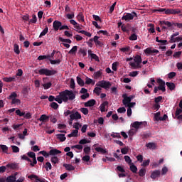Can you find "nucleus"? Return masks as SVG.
Instances as JSON below:
<instances>
[{
  "label": "nucleus",
  "mask_w": 182,
  "mask_h": 182,
  "mask_svg": "<svg viewBox=\"0 0 182 182\" xmlns=\"http://www.w3.org/2000/svg\"><path fill=\"white\" fill-rule=\"evenodd\" d=\"M50 55H40L38 57V60H43L45 59H49Z\"/></svg>",
  "instance_id": "nucleus-52"
},
{
  "label": "nucleus",
  "mask_w": 182,
  "mask_h": 182,
  "mask_svg": "<svg viewBox=\"0 0 182 182\" xmlns=\"http://www.w3.org/2000/svg\"><path fill=\"white\" fill-rule=\"evenodd\" d=\"M38 121L42 122V123H47V122H49V117H48L46 114H42Z\"/></svg>",
  "instance_id": "nucleus-17"
},
{
  "label": "nucleus",
  "mask_w": 182,
  "mask_h": 182,
  "mask_svg": "<svg viewBox=\"0 0 182 182\" xmlns=\"http://www.w3.org/2000/svg\"><path fill=\"white\" fill-rule=\"evenodd\" d=\"M55 136L57 139L60 140V141H65L66 140V136H65V134H58Z\"/></svg>",
  "instance_id": "nucleus-22"
},
{
  "label": "nucleus",
  "mask_w": 182,
  "mask_h": 182,
  "mask_svg": "<svg viewBox=\"0 0 182 182\" xmlns=\"http://www.w3.org/2000/svg\"><path fill=\"white\" fill-rule=\"evenodd\" d=\"M50 161L53 166L59 164V158H58V156H53L51 157Z\"/></svg>",
  "instance_id": "nucleus-26"
},
{
  "label": "nucleus",
  "mask_w": 182,
  "mask_h": 182,
  "mask_svg": "<svg viewBox=\"0 0 182 182\" xmlns=\"http://www.w3.org/2000/svg\"><path fill=\"white\" fill-rule=\"evenodd\" d=\"M122 97H124V99H123V100H122V103H123V105H128L129 103L130 102H132V99H133V97H127V96H126V95H124Z\"/></svg>",
  "instance_id": "nucleus-14"
},
{
  "label": "nucleus",
  "mask_w": 182,
  "mask_h": 182,
  "mask_svg": "<svg viewBox=\"0 0 182 182\" xmlns=\"http://www.w3.org/2000/svg\"><path fill=\"white\" fill-rule=\"evenodd\" d=\"M45 168L46 171H48L49 170H52V164H50V162L46 163Z\"/></svg>",
  "instance_id": "nucleus-51"
},
{
  "label": "nucleus",
  "mask_w": 182,
  "mask_h": 182,
  "mask_svg": "<svg viewBox=\"0 0 182 182\" xmlns=\"http://www.w3.org/2000/svg\"><path fill=\"white\" fill-rule=\"evenodd\" d=\"M72 114H76V112L74 111H70L69 109L65 111L64 112V116L68 117V116H72Z\"/></svg>",
  "instance_id": "nucleus-36"
},
{
  "label": "nucleus",
  "mask_w": 182,
  "mask_h": 182,
  "mask_svg": "<svg viewBox=\"0 0 182 182\" xmlns=\"http://www.w3.org/2000/svg\"><path fill=\"white\" fill-rule=\"evenodd\" d=\"M0 149L2 150L3 153L8 154V147L6 145L0 144Z\"/></svg>",
  "instance_id": "nucleus-42"
},
{
  "label": "nucleus",
  "mask_w": 182,
  "mask_h": 182,
  "mask_svg": "<svg viewBox=\"0 0 182 182\" xmlns=\"http://www.w3.org/2000/svg\"><path fill=\"white\" fill-rule=\"evenodd\" d=\"M144 53H146V55H151L153 53H159V50L157 49H153L151 48H147L144 50Z\"/></svg>",
  "instance_id": "nucleus-11"
},
{
  "label": "nucleus",
  "mask_w": 182,
  "mask_h": 182,
  "mask_svg": "<svg viewBox=\"0 0 182 182\" xmlns=\"http://www.w3.org/2000/svg\"><path fill=\"white\" fill-rule=\"evenodd\" d=\"M42 86L44 87L46 90L48 89H50V87H52V82H49L47 83H44L42 85Z\"/></svg>",
  "instance_id": "nucleus-37"
},
{
  "label": "nucleus",
  "mask_w": 182,
  "mask_h": 182,
  "mask_svg": "<svg viewBox=\"0 0 182 182\" xmlns=\"http://www.w3.org/2000/svg\"><path fill=\"white\" fill-rule=\"evenodd\" d=\"M75 99H76V94L69 90L60 92L59 95L56 96V102H58L59 105H62L63 102L66 103L69 100H75Z\"/></svg>",
  "instance_id": "nucleus-1"
},
{
  "label": "nucleus",
  "mask_w": 182,
  "mask_h": 182,
  "mask_svg": "<svg viewBox=\"0 0 182 182\" xmlns=\"http://www.w3.org/2000/svg\"><path fill=\"white\" fill-rule=\"evenodd\" d=\"M129 169L134 173H137V166L133 163L129 165Z\"/></svg>",
  "instance_id": "nucleus-33"
},
{
  "label": "nucleus",
  "mask_w": 182,
  "mask_h": 182,
  "mask_svg": "<svg viewBox=\"0 0 182 182\" xmlns=\"http://www.w3.org/2000/svg\"><path fill=\"white\" fill-rule=\"evenodd\" d=\"M129 40L130 41H137V35H136V33L132 34L131 36L129 37Z\"/></svg>",
  "instance_id": "nucleus-64"
},
{
  "label": "nucleus",
  "mask_w": 182,
  "mask_h": 182,
  "mask_svg": "<svg viewBox=\"0 0 182 182\" xmlns=\"http://www.w3.org/2000/svg\"><path fill=\"white\" fill-rule=\"evenodd\" d=\"M49 31V28H48V26H46L43 31L41 33L39 38H42V36H45V35H46V33H48Z\"/></svg>",
  "instance_id": "nucleus-39"
},
{
  "label": "nucleus",
  "mask_w": 182,
  "mask_h": 182,
  "mask_svg": "<svg viewBox=\"0 0 182 182\" xmlns=\"http://www.w3.org/2000/svg\"><path fill=\"white\" fill-rule=\"evenodd\" d=\"M62 151L58 150V149H51L49 151L50 156H58V154H60Z\"/></svg>",
  "instance_id": "nucleus-21"
},
{
  "label": "nucleus",
  "mask_w": 182,
  "mask_h": 182,
  "mask_svg": "<svg viewBox=\"0 0 182 182\" xmlns=\"http://www.w3.org/2000/svg\"><path fill=\"white\" fill-rule=\"evenodd\" d=\"M16 97H18V94H16V92H13L9 95V99H11V100H13V99H16Z\"/></svg>",
  "instance_id": "nucleus-50"
},
{
  "label": "nucleus",
  "mask_w": 182,
  "mask_h": 182,
  "mask_svg": "<svg viewBox=\"0 0 182 182\" xmlns=\"http://www.w3.org/2000/svg\"><path fill=\"white\" fill-rule=\"evenodd\" d=\"M7 168H11V170H16L18 168V164L11 163L6 165Z\"/></svg>",
  "instance_id": "nucleus-20"
},
{
  "label": "nucleus",
  "mask_w": 182,
  "mask_h": 182,
  "mask_svg": "<svg viewBox=\"0 0 182 182\" xmlns=\"http://www.w3.org/2000/svg\"><path fill=\"white\" fill-rule=\"evenodd\" d=\"M60 26H62V22L55 20L53 21V28L54 29V31H59V29H60Z\"/></svg>",
  "instance_id": "nucleus-10"
},
{
  "label": "nucleus",
  "mask_w": 182,
  "mask_h": 182,
  "mask_svg": "<svg viewBox=\"0 0 182 182\" xmlns=\"http://www.w3.org/2000/svg\"><path fill=\"white\" fill-rule=\"evenodd\" d=\"M16 114H17V116H19L20 117H23V116H25V112H21V109H16Z\"/></svg>",
  "instance_id": "nucleus-48"
},
{
  "label": "nucleus",
  "mask_w": 182,
  "mask_h": 182,
  "mask_svg": "<svg viewBox=\"0 0 182 182\" xmlns=\"http://www.w3.org/2000/svg\"><path fill=\"white\" fill-rule=\"evenodd\" d=\"M11 105H21V100L14 98L11 101Z\"/></svg>",
  "instance_id": "nucleus-49"
},
{
  "label": "nucleus",
  "mask_w": 182,
  "mask_h": 182,
  "mask_svg": "<svg viewBox=\"0 0 182 182\" xmlns=\"http://www.w3.org/2000/svg\"><path fill=\"white\" fill-rule=\"evenodd\" d=\"M63 167H65L68 171H73L75 170V166L71 164H63Z\"/></svg>",
  "instance_id": "nucleus-19"
},
{
  "label": "nucleus",
  "mask_w": 182,
  "mask_h": 182,
  "mask_svg": "<svg viewBox=\"0 0 182 182\" xmlns=\"http://www.w3.org/2000/svg\"><path fill=\"white\" fill-rule=\"evenodd\" d=\"M95 151H97V153H100L101 154H106V153H107L106 149L102 147H96Z\"/></svg>",
  "instance_id": "nucleus-28"
},
{
  "label": "nucleus",
  "mask_w": 182,
  "mask_h": 182,
  "mask_svg": "<svg viewBox=\"0 0 182 182\" xmlns=\"http://www.w3.org/2000/svg\"><path fill=\"white\" fill-rule=\"evenodd\" d=\"M159 23L161 26L166 25V26H167L168 28H171V26H173V23L170 21H161Z\"/></svg>",
  "instance_id": "nucleus-23"
},
{
  "label": "nucleus",
  "mask_w": 182,
  "mask_h": 182,
  "mask_svg": "<svg viewBox=\"0 0 182 182\" xmlns=\"http://www.w3.org/2000/svg\"><path fill=\"white\" fill-rule=\"evenodd\" d=\"M27 156H28V157L31 159H35L36 157V154L33 151L28 152Z\"/></svg>",
  "instance_id": "nucleus-56"
},
{
  "label": "nucleus",
  "mask_w": 182,
  "mask_h": 182,
  "mask_svg": "<svg viewBox=\"0 0 182 182\" xmlns=\"http://www.w3.org/2000/svg\"><path fill=\"white\" fill-rule=\"evenodd\" d=\"M77 19L79 21L85 22V16L82 12L79 13V14L77 16Z\"/></svg>",
  "instance_id": "nucleus-34"
},
{
  "label": "nucleus",
  "mask_w": 182,
  "mask_h": 182,
  "mask_svg": "<svg viewBox=\"0 0 182 182\" xmlns=\"http://www.w3.org/2000/svg\"><path fill=\"white\" fill-rule=\"evenodd\" d=\"M75 79L71 78L70 83V89H75Z\"/></svg>",
  "instance_id": "nucleus-60"
},
{
  "label": "nucleus",
  "mask_w": 182,
  "mask_h": 182,
  "mask_svg": "<svg viewBox=\"0 0 182 182\" xmlns=\"http://www.w3.org/2000/svg\"><path fill=\"white\" fill-rule=\"evenodd\" d=\"M78 53H81L82 55V56H84V57L87 55L86 50H85L83 48H80V50H78Z\"/></svg>",
  "instance_id": "nucleus-57"
},
{
  "label": "nucleus",
  "mask_w": 182,
  "mask_h": 182,
  "mask_svg": "<svg viewBox=\"0 0 182 182\" xmlns=\"http://www.w3.org/2000/svg\"><path fill=\"white\" fill-rule=\"evenodd\" d=\"M37 21H38V18L36 17V15L33 14L32 18L30 19L29 21V23H36Z\"/></svg>",
  "instance_id": "nucleus-38"
},
{
  "label": "nucleus",
  "mask_w": 182,
  "mask_h": 182,
  "mask_svg": "<svg viewBox=\"0 0 182 182\" xmlns=\"http://www.w3.org/2000/svg\"><path fill=\"white\" fill-rule=\"evenodd\" d=\"M167 87H168L169 90H174V89H176V85L174 84V82H167L166 83Z\"/></svg>",
  "instance_id": "nucleus-27"
},
{
  "label": "nucleus",
  "mask_w": 182,
  "mask_h": 182,
  "mask_svg": "<svg viewBox=\"0 0 182 182\" xmlns=\"http://www.w3.org/2000/svg\"><path fill=\"white\" fill-rule=\"evenodd\" d=\"M96 105V100H90L87 102H85L84 106L85 107H93Z\"/></svg>",
  "instance_id": "nucleus-12"
},
{
  "label": "nucleus",
  "mask_w": 182,
  "mask_h": 182,
  "mask_svg": "<svg viewBox=\"0 0 182 182\" xmlns=\"http://www.w3.org/2000/svg\"><path fill=\"white\" fill-rule=\"evenodd\" d=\"M160 174H161V172L160 171V170H155L151 173V178H153V179L157 178V177H160Z\"/></svg>",
  "instance_id": "nucleus-15"
},
{
  "label": "nucleus",
  "mask_w": 182,
  "mask_h": 182,
  "mask_svg": "<svg viewBox=\"0 0 182 182\" xmlns=\"http://www.w3.org/2000/svg\"><path fill=\"white\" fill-rule=\"evenodd\" d=\"M119 50H121V52H124V53L130 52V47L127 46L124 48H119Z\"/></svg>",
  "instance_id": "nucleus-58"
},
{
  "label": "nucleus",
  "mask_w": 182,
  "mask_h": 182,
  "mask_svg": "<svg viewBox=\"0 0 182 182\" xmlns=\"http://www.w3.org/2000/svg\"><path fill=\"white\" fill-rule=\"evenodd\" d=\"M139 177H144L146 176V169L141 168L139 171Z\"/></svg>",
  "instance_id": "nucleus-40"
},
{
  "label": "nucleus",
  "mask_w": 182,
  "mask_h": 182,
  "mask_svg": "<svg viewBox=\"0 0 182 182\" xmlns=\"http://www.w3.org/2000/svg\"><path fill=\"white\" fill-rule=\"evenodd\" d=\"M94 76L95 79H98V77H100L102 76V73L100 70L97 71L94 73Z\"/></svg>",
  "instance_id": "nucleus-61"
},
{
  "label": "nucleus",
  "mask_w": 182,
  "mask_h": 182,
  "mask_svg": "<svg viewBox=\"0 0 182 182\" xmlns=\"http://www.w3.org/2000/svg\"><path fill=\"white\" fill-rule=\"evenodd\" d=\"M77 133H79V130L74 129L73 132L68 134V137H77Z\"/></svg>",
  "instance_id": "nucleus-30"
},
{
  "label": "nucleus",
  "mask_w": 182,
  "mask_h": 182,
  "mask_svg": "<svg viewBox=\"0 0 182 182\" xmlns=\"http://www.w3.org/2000/svg\"><path fill=\"white\" fill-rule=\"evenodd\" d=\"M178 14H181L180 9H165V15H178Z\"/></svg>",
  "instance_id": "nucleus-7"
},
{
  "label": "nucleus",
  "mask_w": 182,
  "mask_h": 182,
  "mask_svg": "<svg viewBox=\"0 0 182 182\" xmlns=\"http://www.w3.org/2000/svg\"><path fill=\"white\" fill-rule=\"evenodd\" d=\"M96 86L98 87H102L103 89H110V86H112V82L102 80L98 82L96 84Z\"/></svg>",
  "instance_id": "nucleus-6"
},
{
  "label": "nucleus",
  "mask_w": 182,
  "mask_h": 182,
  "mask_svg": "<svg viewBox=\"0 0 182 182\" xmlns=\"http://www.w3.org/2000/svg\"><path fill=\"white\" fill-rule=\"evenodd\" d=\"M56 73H58V71L55 70H49L48 68H41L38 70V74L42 76H53Z\"/></svg>",
  "instance_id": "nucleus-2"
},
{
  "label": "nucleus",
  "mask_w": 182,
  "mask_h": 182,
  "mask_svg": "<svg viewBox=\"0 0 182 182\" xmlns=\"http://www.w3.org/2000/svg\"><path fill=\"white\" fill-rule=\"evenodd\" d=\"M16 181V177L14 176H9L6 178V182H15Z\"/></svg>",
  "instance_id": "nucleus-32"
},
{
  "label": "nucleus",
  "mask_w": 182,
  "mask_h": 182,
  "mask_svg": "<svg viewBox=\"0 0 182 182\" xmlns=\"http://www.w3.org/2000/svg\"><path fill=\"white\" fill-rule=\"evenodd\" d=\"M4 82H6L9 83L11 82H16V75H14L13 77H5L3 78Z\"/></svg>",
  "instance_id": "nucleus-13"
},
{
  "label": "nucleus",
  "mask_w": 182,
  "mask_h": 182,
  "mask_svg": "<svg viewBox=\"0 0 182 182\" xmlns=\"http://www.w3.org/2000/svg\"><path fill=\"white\" fill-rule=\"evenodd\" d=\"M150 164V159H147L143 161V163L141 164L142 167H147Z\"/></svg>",
  "instance_id": "nucleus-47"
},
{
  "label": "nucleus",
  "mask_w": 182,
  "mask_h": 182,
  "mask_svg": "<svg viewBox=\"0 0 182 182\" xmlns=\"http://www.w3.org/2000/svg\"><path fill=\"white\" fill-rule=\"evenodd\" d=\"M146 146L148 147V149L155 150L156 145V143L154 142H149L146 144Z\"/></svg>",
  "instance_id": "nucleus-25"
},
{
  "label": "nucleus",
  "mask_w": 182,
  "mask_h": 182,
  "mask_svg": "<svg viewBox=\"0 0 182 182\" xmlns=\"http://www.w3.org/2000/svg\"><path fill=\"white\" fill-rule=\"evenodd\" d=\"M94 93H96V95L97 96H99L100 95V93H102V88L99 87H96L94 89Z\"/></svg>",
  "instance_id": "nucleus-44"
},
{
  "label": "nucleus",
  "mask_w": 182,
  "mask_h": 182,
  "mask_svg": "<svg viewBox=\"0 0 182 182\" xmlns=\"http://www.w3.org/2000/svg\"><path fill=\"white\" fill-rule=\"evenodd\" d=\"M161 112H158L154 114V119L156 122H159V120L161 119V117H160Z\"/></svg>",
  "instance_id": "nucleus-41"
},
{
  "label": "nucleus",
  "mask_w": 182,
  "mask_h": 182,
  "mask_svg": "<svg viewBox=\"0 0 182 182\" xmlns=\"http://www.w3.org/2000/svg\"><path fill=\"white\" fill-rule=\"evenodd\" d=\"M58 39L60 42H64L65 43H72V41L69 38H63L62 37H59Z\"/></svg>",
  "instance_id": "nucleus-35"
},
{
  "label": "nucleus",
  "mask_w": 182,
  "mask_h": 182,
  "mask_svg": "<svg viewBox=\"0 0 182 182\" xmlns=\"http://www.w3.org/2000/svg\"><path fill=\"white\" fill-rule=\"evenodd\" d=\"M134 61L135 63H130V66H132V68H135L136 69H141V65H140L142 61L141 56L139 55H135V57L134 58Z\"/></svg>",
  "instance_id": "nucleus-3"
},
{
  "label": "nucleus",
  "mask_w": 182,
  "mask_h": 182,
  "mask_svg": "<svg viewBox=\"0 0 182 182\" xmlns=\"http://www.w3.org/2000/svg\"><path fill=\"white\" fill-rule=\"evenodd\" d=\"M157 83H159V86L157 87L159 90H161L164 93L166 92V82L161 79L157 80Z\"/></svg>",
  "instance_id": "nucleus-8"
},
{
  "label": "nucleus",
  "mask_w": 182,
  "mask_h": 182,
  "mask_svg": "<svg viewBox=\"0 0 182 182\" xmlns=\"http://www.w3.org/2000/svg\"><path fill=\"white\" fill-rule=\"evenodd\" d=\"M28 178H30L31 180H32V178H35L36 180V181L46 182L45 181V179L40 178L39 177H38V176L34 175V174L28 176Z\"/></svg>",
  "instance_id": "nucleus-18"
},
{
  "label": "nucleus",
  "mask_w": 182,
  "mask_h": 182,
  "mask_svg": "<svg viewBox=\"0 0 182 182\" xmlns=\"http://www.w3.org/2000/svg\"><path fill=\"white\" fill-rule=\"evenodd\" d=\"M84 153L85 154H90V146H86L84 148Z\"/></svg>",
  "instance_id": "nucleus-63"
},
{
  "label": "nucleus",
  "mask_w": 182,
  "mask_h": 182,
  "mask_svg": "<svg viewBox=\"0 0 182 182\" xmlns=\"http://www.w3.org/2000/svg\"><path fill=\"white\" fill-rule=\"evenodd\" d=\"M77 83L81 87H83V86H85V81L79 76L77 77Z\"/></svg>",
  "instance_id": "nucleus-24"
},
{
  "label": "nucleus",
  "mask_w": 182,
  "mask_h": 182,
  "mask_svg": "<svg viewBox=\"0 0 182 182\" xmlns=\"http://www.w3.org/2000/svg\"><path fill=\"white\" fill-rule=\"evenodd\" d=\"M132 127H134V129H136V130L139 129L141 126H144V127H146L147 126V122H134L131 124Z\"/></svg>",
  "instance_id": "nucleus-9"
},
{
  "label": "nucleus",
  "mask_w": 182,
  "mask_h": 182,
  "mask_svg": "<svg viewBox=\"0 0 182 182\" xmlns=\"http://www.w3.org/2000/svg\"><path fill=\"white\" fill-rule=\"evenodd\" d=\"M134 16L137 18V13L133 11L132 13H127L126 15L123 16L122 17V21H132V19H134Z\"/></svg>",
  "instance_id": "nucleus-5"
},
{
  "label": "nucleus",
  "mask_w": 182,
  "mask_h": 182,
  "mask_svg": "<svg viewBox=\"0 0 182 182\" xmlns=\"http://www.w3.org/2000/svg\"><path fill=\"white\" fill-rule=\"evenodd\" d=\"M14 50L16 55H19V53H21V51L19 50V46L18 44H14Z\"/></svg>",
  "instance_id": "nucleus-46"
},
{
  "label": "nucleus",
  "mask_w": 182,
  "mask_h": 182,
  "mask_svg": "<svg viewBox=\"0 0 182 182\" xmlns=\"http://www.w3.org/2000/svg\"><path fill=\"white\" fill-rule=\"evenodd\" d=\"M51 65H59L60 63V59L50 60Z\"/></svg>",
  "instance_id": "nucleus-54"
},
{
  "label": "nucleus",
  "mask_w": 182,
  "mask_h": 182,
  "mask_svg": "<svg viewBox=\"0 0 182 182\" xmlns=\"http://www.w3.org/2000/svg\"><path fill=\"white\" fill-rule=\"evenodd\" d=\"M80 119H82V115L80 114V113H79V112H75V114L70 115V119L68 122L69 125L72 126V124H73L74 120H80Z\"/></svg>",
  "instance_id": "nucleus-4"
},
{
  "label": "nucleus",
  "mask_w": 182,
  "mask_h": 182,
  "mask_svg": "<svg viewBox=\"0 0 182 182\" xmlns=\"http://www.w3.org/2000/svg\"><path fill=\"white\" fill-rule=\"evenodd\" d=\"M76 52H77V46H75L72 48V49L68 52L69 55H76Z\"/></svg>",
  "instance_id": "nucleus-29"
},
{
  "label": "nucleus",
  "mask_w": 182,
  "mask_h": 182,
  "mask_svg": "<svg viewBox=\"0 0 182 182\" xmlns=\"http://www.w3.org/2000/svg\"><path fill=\"white\" fill-rule=\"evenodd\" d=\"M66 18L68 19H73V18H75V12L73 11L70 14H66Z\"/></svg>",
  "instance_id": "nucleus-55"
},
{
  "label": "nucleus",
  "mask_w": 182,
  "mask_h": 182,
  "mask_svg": "<svg viewBox=\"0 0 182 182\" xmlns=\"http://www.w3.org/2000/svg\"><path fill=\"white\" fill-rule=\"evenodd\" d=\"M11 149H12L13 153H19V147L15 145H11Z\"/></svg>",
  "instance_id": "nucleus-53"
},
{
  "label": "nucleus",
  "mask_w": 182,
  "mask_h": 182,
  "mask_svg": "<svg viewBox=\"0 0 182 182\" xmlns=\"http://www.w3.org/2000/svg\"><path fill=\"white\" fill-rule=\"evenodd\" d=\"M29 90H31L29 87H24L22 90L23 95H24V96H28L29 95Z\"/></svg>",
  "instance_id": "nucleus-31"
},
{
  "label": "nucleus",
  "mask_w": 182,
  "mask_h": 182,
  "mask_svg": "<svg viewBox=\"0 0 182 182\" xmlns=\"http://www.w3.org/2000/svg\"><path fill=\"white\" fill-rule=\"evenodd\" d=\"M124 160H125L126 163H127V164H129V166H130L131 164H133V163H132V159H130V156H124Z\"/></svg>",
  "instance_id": "nucleus-43"
},
{
  "label": "nucleus",
  "mask_w": 182,
  "mask_h": 182,
  "mask_svg": "<svg viewBox=\"0 0 182 182\" xmlns=\"http://www.w3.org/2000/svg\"><path fill=\"white\" fill-rule=\"evenodd\" d=\"M109 105V102L105 101L100 106V110L102 113L106 112V106Z\"/></svg>",
  "instance_id": "nucleus-16"
},
{
  "label": "nucleus",
  "mask_w": 182,
  "mask_h": 182,
  "mask_svg": "<svg viewBox=\"0 0 182 182\" xmlns=\"http://www.w3.org/2000/svg\"><path fill=\"white\" fill-rule=\"evenodd\" d=\"M80 110L83 113V114H89V109L87 108H80Z\"/></svg>",
  "instance_id": "nucleus-62"
},
{
  "label": "nucleus",
  "mask_w": 182,
  "mask_h": 182,
  "mask_svg": "<svg viewBox=\"0 0 182 182\" xmlns=\"http://www.w3.org/2000/svg\"><path fill=\"white\" fill-rule=\"evenodd\" d=\"M87 143H90V141L86 139H82L79 141V144H87Z\"/></svg>",
  "instance_id": "nucleus-59"
},
{
  "label": "nucleus",
  "mask_w": 182,
  "mask_h": 182,
  "mask_svg": "<svg viewBox=\"0 0 182 182\" xmlns=\"http://www.w3.org/2000/svg\"><path fill=\"white\" fill-rule=\"evenodd\" d=\"M50 107H52V109H54V110H58V109L59 108V105H58V103L53 102L50 104Z\"/></svg>",
  "instance_id": "nucleus-45"
}]
</instances>
